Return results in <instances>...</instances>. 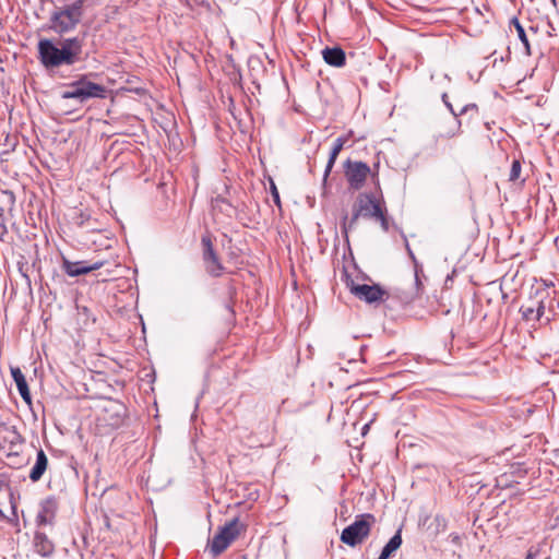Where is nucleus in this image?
<instances>
[{
	"label": "nucleus",
	"mask_w": 559,
	"mask_h": 559,
	"mask_svg": "<svg viewBox=\"0 0 559 559\" xmlns=\"http://www.w3.org/2000/svg\"><path fill=\"white\" fill-rule=\"evenodd\" d=\"M378 559H389L388 557H385L383 554H380L379 558Z\"/></svg>",
	"instance_id": "obj_36"
},
{
	"label": "nucleus",
	"mask_w": 559,
	"mask_h": 559,
	"mask_svg": "<svg viewBox=\"0 0 559 559\" xmlns=\"http://www.w3.org/2000/svg\"><path fill=\"white\" fill-rule=\"evenodd\" d=\"M469 109H477V106L475 104L465 105L459 112H456L457 117L464 115Z\"/></svg>",
	"instance_id": "obj_32"
},
{
	"label": "nucleus",
	"mask_w": 559,
	"mask_h": 559,
	"mask_svg": "<svg viewBox=\"0 0 559 559\" xmlns=\"http://www.w3.org/2000/svg\"><path fill=\"white\" fill-rule=\"evenodd\" d=\"M242 559H248V558L246 556H243Z\"/></svg>",
	"instance_id": "obj_37"
},
{
	"label": "nucleus",
	"mask_w": 559,
	"mask_h": 559,
	"mask_svg": "<svg viewBox=\"0 0 559 559\" xmlns=\"http://www.w3.org/2000/svg\"><path fill=\"white\" fill-rule=\"evenodd\" d=\"M83 48L84 37L82 36L62 38L58 43L43 38L37 44L38 59L45 69L71 67L87 58Z\"/></svg>",
	"instance_id": "obj_1"
},
{
	"label": "nucleus",
	"mask_w": 559,
	"mask_h": 559,
	"mask_svg": "<svg viewBox=\"0 0 559 559\" xmlns=\"http://www.w3.org/2000/svg\"><path fill=\"white\" fill-rule=\"evenodd\" d=\"M57 510L58 503L53 497H48L43 500L40 503V509L36 515V524L38 526L53 525Z\"/></svg>",
	"instance_id": "obj_9"
},
{
	"label": "nucleus",
	"mask_w": 559,
	"mask_h": 559,
	"mask_svg": "<svg viewBox=\"0 0 559 559\" xmlns=\"http://www.w3.org/2000/svg\"><path fill=\"white\" fill-rule=\"evenodd\" d=\"M47 466L48 457L43 450H39L36 455L35 464L29 472L31 480L34 483L38 481L46 472Z\"/></svg>",
	"instance_id": "obj_16"
},
{
	"label": "nucleus",
	"mask_w": 559,
	"mask_h": 559,
	"mask_svg": "<svg viewBox=\"0 0 559 559\" xmlns=\"http://www.w3.org/2000/svg\"><path fill=\"white\" fill-rule=\"evenodd\" d=\"M78 321L84 326H90L95 323V317L92 316L87 307H78Z\"/></svg>",
	"instance_id": "obj_25"
},
{
	"label": "nucleus",
	"mask_w": 559,
	"mask_h": 559,
	"mask_svg": "<svg viewBox=\"0 0 559 559\" xmlns=\"http://www.w3.org/2000/svg\"><path fill=\"white\" fill-rule=\"evenodd\" d=\"M345 284L356 298L370 305L378 304L389 297L388 292L378 284H356L348 275H346Z\"/></svg>",
	"instance_id": "obj_6"
},
{
	"label": "nucleus",
	"mask_w": 559,
	"mask_h": 559,
	"mask_svg": "<svg viewBox=\"0 0 559 559\" xmlns=\"http://www.w3.org/2000/svg\"><path fill=\"white\" fill-rule=\"evenodd\" d=\"M521 170H522V166H521L520 160L514 159L512 162V165H511V170H510L509 179L511 181L518 180L520 178Z\"/></svg>",
	"instance_id": "obj_26"
},
{
	"label": "nucleus",
	"mask_w": 559,
	"mask_h": 559,
	"mask_svg": "<svg viewBox=\"0 0 559 559\" xmlns=\"http://www.w3.org/2000/svg\"><path fill=\"white\" fill-rule=\"evenodd\" d=\"M420 272H423V269L419 265V263H416V269L414 270V273H415V286H416L415 296L416 297H419L421 295V293H423V283H421L420 277H419V273Z\"/></svg>",
	"instance_id": "obj_27"
},
{
	"label": "nucleus",
	"mask_w": 559,
	"mask_h": 559,
	"mask_svg": "<svg viewBox=\"0 0 559 559\" xmlns=\"http://www.w3.org/2000/svg\"><path fill=\"white\" fill-rule=\"evenodd\" d=\"M241 527L242 525L239 523L238 518H234L224 526L219 527L218 532L213 536L211 540H209L210 552L214 557H217L222 552H224L229 547V545L238 537Z\"/></svg>",
	"instance_id": "obj_5"
},
{
	"label": "nucleus",
	"mask_w": 559,
	"mask_h": 559,
	"mask_svg": "<svg viewBox=\"0 0 559 559\" xmlns=\"http://www.w3.org/2000/svg\"><path fill=\"white\" fill-rule=\"evenodd\" d=\"M442 102L444 103V105L447 106V108L450 110V112L452 115L453 126L448 131L443 132L441 135L447 136V138H452L459 133L460 127H461V121L457 119L456 111L454 110L452 104L449 102L447 93L442 94Z\"/></svg>",
	"instance_id": "obj_19"
},
{
	"label": "nucleus",
	"mask_w": 559,
	"mask_h": 559,
	"mask_svg": "<svg viewBox=\"0 0 559 559\" xmlns=\"http://www.w3.org/2000/svg\"><path fill=\"white\" fill-rule=\"evenodd\" d=\"M85 0H75L70 4L56 7L49 17L48 28L63 36L75 31L84 15Z\"/></svg>",
	"instance_id": "obj_2"
},
{
	"label": "nucleus",
	"mask_w": 559,
	"mask_h": 559,
	"mask_svg": "<svg viewBox=\"0 0 559 559\" xmlns=\"http://www.w3.org/2000/svg\"><path fill=\"white\" fill-rule=\"evenodd\" d=\"M11 376L16 384L21 397L26 404L31 405L32 396L24 373L19 367H11Z\"/></svg>",
	"instance_id": "obj_14"
},
{
	"label": "nucleus",
	"mask_w": 559,
	"mask_h": 559,
	"mask_svg": "<svg viewBox=\"0 0 559 559\" xmlns=\"http://www.w3.org/2000/svg\"><path fill=\"white\" fill-rule=\"evenodd\" d=\"M370 171V167L364 162L347 159L344 163L345 177L353 190H359L364 187Z\"/></svg>",
	"instance_id": "obj_8"
},
{
	"label": "nucleus",
	"mask_w": 559,
	"mask_h": 559,
	"mask_svg": "<svg viewBox=\"0 0 559 559\" xmlns=\"http://www.w3.org/2000/svg\"><path fill=\"white\" fill-rule=\"evenodd\" d=\"M520 312L522 318L527 322L538 321L537 314L535 313L534 299H531L527 304L522 305Z\"/></svg>",
	"instance_id": "obj_24"
},
{
	"label": "nucleus",
	"mask_w": 559,
	"mask_h": 559,
	"mask_svg": "<svg viewBox=\"0 0 559 559\" xmlns=\"http://www.w3.org/2000/svg\"><path fill=\"white\" fill-rule=\"evenodd\" d=\"M524 559H551L550 555L545 550V544L539 543L528 548Z\"/></svg>",
	"instance_id": "obj_21"
},
{
	"label": "nucleus",
	"mask_w": 559,
	"mask_h": 559,
	"mask_svg": "<svg viewBox=\"0 0 559 559\" xmlns=\"http://www.w3.org/2000/svg\"><path fill=\"white\" fill-rule=\"evenodd\" d=\"M202 245V260L206 273L212 277H221L225 271L218 254L216 253L212 239L210 236H203L201 239Z\"/></svg>",
	"instance_id": "obj_7"
},
{
	"label": "nucleus",
	"mask_w": 559,
	"mask_h": 559,
	"mask_svg": "<svg viewBox=\"0 0 559 559\" xmlns=\"http://www.w3.org/2000/svg\"><path fill=\"white\" fill-rule=\"evenodd\" d=\"M346 143V139L343 138V136H340L337 138L334 142H333V146H332V150H331V153H330V156H329V160L326 163V166H325V169H324V175H323V182L326 181L334 164H335V160L340 154V152L343 150V146L344 144Z\"/></svg>",
	"instance_id": "obj_17"
},
{
	"label": "nucleus",
	"mask_w": 559,
	"mask_h": 559,
	"mask_svg": "<svg viewBox=\"0 0 559 559\" xmlns=\"http://www.w3.org/2000/svg\"><path fill=\"white\" fill-rule=\"evenodd\" d=\"M406 249H407V251H408L409 258H411V259H412V261L414 262V270H415V269H416V263H418V261L416 260L415 254L413 253L412 249L409 248L408 242H406Z\"/></svg>",
	"instance_id": "obj_34"
},
{
	"label": "nucleus",
	"mask_w": 559,
	"mask_h": 559,
	"mask_svg": "<svg viewBox=\"0 0 559 559\" xmlns=\"http://www.w3.org/2000/svg\"><path fill=\"white\" fill-rule=\"evenodd\" d=\"M8 234V229L4 223L3 217L0 218V240H3V237Z\"/></svg>",
	"instance_id": "obj_31"
},
{
	"label": "nucleus",
	"mask_w": 559,
	"mask_h": 559,
	"mask_svg": "<svg viewBox=\"0 0 559 559\" xmlns=\"http://www.w3.org/2000/svg\"><path fill=\"white\" fill-rule=\"evenodd\" d=\"M373 523L374 516L370 513L357 515L355 521L342 531V543L350 547L361 544L369 536Z\"/></svg>",
	"instance_id": "obj_4"
},
{
	"label": "nucleus",
	"mask_w": 559,
	"mask_h": 559,
	"mask_svg": "<svg viewBox=\"0 0 559 559\" xmlns=\"http://www.w3.org/2000/svg\"><path fill=\"white\" fill-rule=\"evenodd\" d=\"M452 539H453V542H459L460 537H459L457 535H454V536L452 537Z\"/></svg>",
	"instance_id": "obj_35"
},
{
	"label": "nucleus",
	"mask_w": 559,
	"mask_h": 559,
	"mask_svg": "<svg viewBox=\"0 0 559 559\" xmlns=\"http://www.w3.org/2000/svg\"><path fill=\"white\" fill-rule=\"evenodd\" d=\"M323 60L332 67L341 68L346 63L345 51L341 47H325L322 50Z\"/></svg>",
	"instance_id": "obj_13"
},
{
	"label": "nucleus",
	"mask_w": 559,
	"mask_h": 559,
	"mask_svg": "<svg viewBox=\"0 0 559 559\" xmlns=\"http://www.w3.org/2000/svg\"><path fill=\"white\" fill-rule=\"evenodd\" d=\"M15 204V195L12 191L0 188V218L5 211L11 212Z\"/></svg>",
	"instance_id": "obj_20"
},
{
	"label": "nucleus",
	"mask_w": 559,
	"mask_h": 559,
	"mask_svg": "<svg viewBox=\"0 0 559 559\" xmlns=\"http://www.w3.org/2000/svg\"><path fill=\"white\" fill-rule=\"evenodd\" d=\"M385 212H386V209H384L382 212H381V215L380 216H376L374 219L379 221L380 222V225L382 227V229L384 231H389V221L385 216Z\"/></svg>",
	"instance_id": "obj_29"
},
{
	"label": "nucleus",
	"mask_w": 559,
	"mask_h": 559,
	"mask_svg": "<svg viewBox=\"0 0 559 559\" xmlns=\"http://www.w3.org/2000/svg\"><path fill=\"white\" fill-rule=\"evenodd\" d=\"M33 545L36 554L41 557H50L55 552V544L44 532H35Z\"/></svg>",
	"instance_id": "obj_12"
},
{
	"label": "nucleus",
	"mask_w": 559,
	"mask_h": 559,
	"mask_svg": "<svg viewBox=\"0 0 559 559\" xmlns=\"http://www.w3.org/2000/svg\"><path fill=\"white\" fill-rule=\"evenodd\" d=\"M271 190H272V197H273V200L274 202L280 205L281 204V199H280V194H278V191L275 187V185L272 182L271 185Z\"/></svg>",
	"instance_id": "obj_30"
},
{
	"label": "nucleus",
	"mask_w": 559,
	"mask_h": 559,
	"mask_svg": "<svg viewBox=\"0 0 559 559\" xmlns=\"http://www.w3.org/2000/svg\"><path fill=\"white\" fill-rule=\"evenodd\" d=\"M75 85H78L75 81L70 83L69 90L64 91L61 94V97L63 99H76V100H79V103L83 104V103H85V99H83L82 91H80V87L75 86Z\"/></svg>",
	"instance_id": "obj_23"
},
{
	"label": "nucleus",
	"mask_w": 559,
	"mask_h": 559,
	"mask_svg": "<svg viewBox=\"0 0 559 559\" xmlns=\"http://www.w3.org/2000/svg\"><path fill=\"white\" fill-rule=\"evenodd\" d=\"M406 249H407V251H408L409 258H411V259H412V261L414 262V270H415V269H416V263H418V261L416 260L415 254L413 253L412 249L409 248L408 242H406Z\"/></svg>",
	"instance_id": "obj_33"
},
{
	"label": "nucleus",
	"mask_w": 559,
	"mask_h": 559,
	"mask_svg": "<svg viewBox=\"0 0 559 559\" xmlns=\"http://www.w3.org/2000/svg\"><path fill=\"white\" fill-rule=\"evenodd\" d=\"M76 86L82 91L83 99L87 102L91 98H105L107 94V90L104 85L94 83L87 80L86 75H81L79 80L75 81Z\"/></svg>",
	"instance_id": "obj_10"
},
{
	"label": "nucleus",
	"mask_w": 559,
	"mask_h": 559,
	"mask_svg": "<svg viewBox=\"0 0 559 559\" xmlns=\"http://www.w3.org/2000/svg\"><path fill=\"white\" fill-rule=\"evenodd\" d=\"M104 265L103 261L88 264L86 261L71 262L63 258L62 270L71 277L86 274L88 272L100 269Z\"/></svg>",
	"instance_id": "obj_11"
},
{
	"label": "nucleus",
	"mask_w": 559,
	"mask_h": 559,
	"mask_svg": "<svg viewBox=\"0 0 559 559\" xmlns=\"http://www.w3.org/2000/svg\"><path fill=\"white\" fill-rule=\"evenodd\" d=\"M384 209V204L379 201L372 193H360L357 198L356 205L354 206L352 217L348 218L346 213L343 216V233L347 235L349 230L354 229L360 216L374 218L376 216H380Z\"/></svg>",
	"instance_id": "obj_3"
},
{
	"label": "nucleus",
	"mask_w": 559,
	"mask_h": 559,
	"mask_svg": "<svg viewBox=\"0 0 559 559\" xmlns=\"http://www.w3.org/2000/svg\"><path fill=\"white\" fill-rule=\"evenodd\" d=\"M535 313L537 314L538 321L545 313V304L543 299H534Z\"/></svg>",
	"instance_id": "obj_28"
},
{
	"label": "nucleus",
	"mask_w": 559,
	"mask_h": 559,
	"mask_svg": "<svg viewBox=\"0 0 559 559\" xmlns=\"http://www.w3.org/2000/svg\"><path fill=\"white\" fill-rule=\"evenodd\" d=\"M106 413H110L109 417H105L104 420L108 421V425L118 427L121 425L124 416V406L116 401H109L108 406L104 407Z\"/></svg>",
	"instance_id": "obj_15"
},
{
	"label": "nucleus",
	"mask_w": 559,
	"mask_h": 559,
	"mask_svg": "<svg viewBox=\"0 0 559 559\" xmlns=\"http://www.w3.org/2000/svg\"><path fill=\"white\" fill-rule=\"evenodd\" d=\"M512 26L515 28L518 37L524 46L525 56H527V57L532 56L531 45H530V41H528V38L526 35V32L516 16H513L510 20V29L512 28Z\"/></svg>",
	"instance_id": "obj_18"
},
{
	"label": "nucleus",
	"mask_w": 559,
	"mask_h": 559,
	"mask_svg": "<svg viewBox=\"0 0 559 559\" xmlns=\"http://www.w3.org/2000/svg\"><path fill=\"white\" fill-rule=\"evenodd\" d=\"M402 545V537L401 533L397 532L394 536L390 538V540L385 544L383 547L381 554H383L385 557L390 558V556L396 551Z\"/></svg>",
	"instance_id": "obj_22"
}]
</instances>
